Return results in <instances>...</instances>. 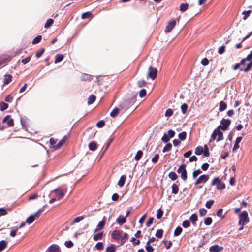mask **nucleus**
Returning <instances> with one entry per match:
<instances>
[{
	"mask_svg": "<svg viewBox=\"0 0 252 252\" xmlns=\"http://www.w3.org/2000/svg\"><path fill=\"white\" fill-rule=\"evenodd\" d=\"M246 61H250V63L247 65V67L243 70L245 72H248L252 68V50L250 51L249 54L246 58H243L239 63H236L233 67L234 70L238 69L240 66L245 65Z\"/></svg>",
	"mask_w": 252,
	"mask_h": 252,
	"instance_id": "1",
	"label": "nucleus"
},
{
	"mask_svg": "<svg viewBox=\"0 0 252 252\" xmlns=\"http://www.w3.org/2000/svg\"><path fill=\"white\" fill-rule=\"evenodd\" d=\"M249 222L248 214L247 211H244L239 215V224L240 225H244Z\"/></svg>",
	"mask_w": 252,
	"mask_h": 252,
	"instance_id": "2",
	"label": "nucleus"
},
{
	"mask_svg": "<svg viewBox=\"0 0 252 252\" xmlns=\"http://www.w3.org/2000/svg\"><path fill=\"white\" fill-rule=\"evenodd\" d=\"M211 185L216 186L217 189L218 190H222L225 188V185L222 182L221 179L219 177L215 178L211 182Z\"/></svg>",
	"mask_w": 252,
	"mask_h": 252,
	"instance_id": "3",
	"label": "nucleus"
},
{
	"mask_svg": "<svg viewBox=\"0 0 252 252\" xmlns=\"http://www.w3.org/2000/svg\"><path fill=\"white\" fill-rule=\"evenodd\" d=\"M218 136V137L217 140V142H219L221 141L223 139V133L219 130V129L217 128L213 131L212 135H211V139L210 142H212V141L215 140L216 139L217 136Z\"/></svg>",
	"mask_w": 252,
	"mask_h": 252,
	"instance_id": "4",
	"label": "nucleus"
},
{
	"mask_svg": "<svg viewBox=\"0 0 252 252\" xmlns=\"http://www.w3.org/2000/svg\"><path fill=\"white\" fill-rule=\"evenodd\" d=\"M186 167V164H182L179 166L177 170V172L179 174H181V177L184 181H186L187 179V172Z\"/></svg>",
	"mask_w": 252,
	"mask_h": 252,
	"instance_id": "5",
	"label": "nucleus"
},
{
	"mask_svg": "<svg viewBox=\"0 0 252 252\" xmlns=\"http://www.w3.org/2000/svg\"><path fill=\"white\" fill-rule=\"evenodd\" d=\"M230 124L231 121L230 120L223 119L221 121V124L222 125V126H219L217 128L219 129V130H220V129H221L222 130L225 131L228 128Z\"/></svg>",
	"mask_w": 252,
	"mask_h": 252,
	"instance_id": "6",
	"label": "nucleus"
},
{
	"mask_svg": "<svg viewBox=\"0 0 252 252\" xmlns=\"http://www.w3.org/2000/svg\"><path fill=\"white\" fill-rule=\"evenodd\" d=\"M158 74V70L157 68L150 66L148 69V72L147 74V77L152 79V80L155 79Z\"/></svg>",
	"mask_w": 252,
	"mask_h": 252,
	"instance_id": "7",
	"label": "nucleus"
},
{
	"mask_svg": "<svg viewBox=\"0 0 252 252\" xmlns=\"http://www.w3.org/2000/svg\"><path fill=\"white\" fill-rule=\"evenodd\" d=\"M176 25V21L175 20H171L169 21L164 30L166 33H169L174 29Z\"/></svg>",
	"mask_w": 252,
	"mask_h": 252,
	"instance_id": "8",
	"label": "nucleus"
},
{
	"mask_svg": "<svg viewBox=\"0 0 252 252\" xmlns=\"http://www.w3.org/2000/svg\"><path fill=\"white\" fill-rule=\"evenodd\" d=\"M209 176L208 175L203 174L199 176L195 182V185H198L201 183H206L209 179Z\"/></svg>",
	"mask_w": 252,
	"mask_h": 252,
	"instance_id": "9",
	"label": "nucleus"
},
{
	"mask_svg": "<svg viewBox=\"0 0 252 252\" xmlns=\"http://www.w3.org/2000/svg\"><path fill=\"white\" fill-rule=\"evenodd\" d=\"M136 95L133 96L131 98L126 100L124 102V105L127 108L130 107L136 101Z\"/></svg>",
	"mask_w": 252,
	"mask_h": 252,
	"instance_id": "10",
	"label": "nucleus"
},
{
	"mask_svg": "<svg viewBox=\"0 0 252 252\" xmlns=\"http://www.w3.org/2000/svg\"><path fill=\"white\" fill-rule=\"evenodd\" d=\"M66 126V130L67 131V133L65 135H64V144L66 143V141L68 139L70 136V133L71 131V129L73 127V125L72 124H70L67 125Z\"/></svg>",
	"mask_w": 252,
	"mask_h": 252,
	"instance_id": "11",
	"label": "nucleus"
},
{
	"mask_svg": "<svg viewBox=\"0 0 252 252\" xmlns=\"http://www.w3.org/2000/svg\"><path fill=\"white\" fill-rule=\"evenodd\" d=\"M3 123H6L9 127H11L14 126V120L13 119L10 118V115H7L4 117L2 120Z\"/></svg>",
	"mask_w": 252,
	"mask_h": 252,
	"instance_id": "12",
	"label": "nucleus"
},
{
	"mask_svg": "<svg viewBox=\"0 0 252 252\" xmlns=\"http://www.w3.org/2000/svg\"><path fill=\"white\" fill-rule=\"evenodd\" d=\"M121 231L115 230L112 231L111 233V237L114 240H118L121 238Z\"/></svg>",
	"mask_w": 252,
	"mask_h": 252,
	"instance_id": "13",
	"label": "nucleus"
},
{
	"mask_svg": "<svg viewBox=\"0 0 252 252\" xmlns=\"http://www.w3.org/2000/svg\"><path fill=\"white\" fill-rule=\"evenodd\" d=\"M105 222H106V218L105 217H103V219L101 221H100L98 225H97V227L96 229H95V232L98 231L104 228L105 225Z\"/></svg>",
	"mask_w": 252,
	"mask_h": 252,
	"instance_id": "14",
	"label": "nucleus"
},
{
	"mask_svg": "<svg viewBox=\"0 0 252 252\" xmlns=\"http://www.w3.org/2000/svg\"><path fill=\"white\" fill-rule=\"evenodd\" d=\"M223 248L222 247H220L218 245L212 246L209 248V251L210 252H220V251L222 250Z\"/></svg>",
	"mask_w": 252,
	"mask_h": 252,
	"instance_id": "15",
	"label": "nucleus"
},
{
	"mask_svg": "<svg viewBox=\"0 0 252 252\" xmlns=\"http://www.w3.org/2000/svg\"><path fill=\"white\" fill-rule=\"evenodd\" d=\"M126 221V218L122 215L119 216L116 219V222L120 225L124 224Z\"/></svg>",
	"mask_w": 252,
	"mask_h": 252,
	"instance_id": "16",
	"label": "nucleus"
},
{
	"mask_svg": "<svg viewBox=\"0 0 252 252\" xmlns=\"http://www.w3.org/2000/svg\"><path fill=\"white\" fill-rule=\"evenodd\" d=\"M126 175H124L121 176L118 182V185L120 187H122L124 186L125 183L126 182Z\"/></svg>",
	"mask_w": 252,
	"mask_h": 252,
	"instance_id": "17",
	"label": "nucleus"
},
{
	"mask_svg": "<svg viewBox=\"0 0 252 252\" xmlns=\"http://www.w3.org/2000/svg\"><path fill=\"white\" fill-rule=\"evenodd\" d=\"M56 197L61 198L63 196V192L61 188H58L54 190Z\"/></svg>",
	"mask_w": 252,
	"mask_h": 252,
	"instance_id": "18",
	"label": "nucleus"
},
{
	"mask_svg": "<svg viewBox=\"0 0 252 252\" xmlns=\"http://www.w3.org/2000/svg\"><path fill=\"white\" fill-rule=\"evenodd\" d=\"M59 247L56 245L51 246L46 251V252H59Z\"/></svg>",
	"mask_w": 252,
	"mask_h": 252,
	"instance_id": "19",
	"label": "nucleus"
},
{
	"mask_svg": "<svg viewBox=\"0 0 252 252\" xmlns=\"http://www.w3.org/2000/svg\"><path fill=\"white\" fill-rule=\"evenodd\" d=\"M242 139V137H238L235 141V144L234 145V147L233 148V151H234L238 149L239 148V144L241 141Z\"/></svg>",
	"mask_w": 252,
	"mask_h": 252,
	"instance_id": "20",
	"label": "nucleus"
},
{
	"mask_svg": "<svg viewBox=\"0 0 252 252\" xmlns=\"http://www.w3.org/2000/svg\"><path fill=\"white\" fill-rule=\"evenodd\" d=\"M227 108V104L223 101H221L219 104V111L222 112L225 110Z\"/></svg>",
	"mask_w": 252,
	"mask_h": 252,
	"instance_id": "21",
	"label": "nucleus"
},
{
	"mask_svg": "<svg viewBox=\"0 0 252 252\" xmlns=\"http://www.w3.org/2000/svg\"><path fill=\"white\" fill-rule=\"evenodd\" d=\"M93 17V14L91 12L88 11L85 13H83L81 15V18L83 19H85L87 18H90Z\"/></svg>",
	"mask_w": 252,
	"mask_h": 252,
	"instance_id": "22",
	"label": "nucleus"
},
{
	"mask_svg": "<svg viewBox=\"0 0 252 252\" xmlns=\"http://www.w3.org/2000/svg\"><path fill=\"white\" fill-rule=\"evenodd\" d=\"M97 147V144L95 142H91L89 144V148L91 151H95Z\"/></svg>",
	"mask_w": 252,
	"mask_h": 252,
	"instance_id": "23",
	"label": "nucleus"
},
{
	"mask_svg": "<svg viewBox=\"0 0 252 252\" xmlns=\"http://www.w3.org/2000/svg\"><path fill=\"white\" fill-rule=\"evenodd\" d=\"M189 220L192 222V223L194 225L196 224V222L198 220L197 215L196 214H193L189 218Z\"/></svg>",
	"mask_w": 252,
	"mask_h": 252,
	"instance_id": "24",
	"label": "nucleus"
},
{
	"mask_svg": "<svg viewBox=\"0 0 252 252\" xmlns=\"http://www.w3.org/2000/svg\"><path fill=\"white\" fill-rule=\"evenodd\" d=\"M121 245H123L128 239V235L125 233L121 237Z\"/></svg>",
	"mask_w": 252,
	"mask_h": 252,
	"instance_id": "25",
	"label": "nucleus"
},
{
	"mask_svg": "<svg viewBox=\"0 0 252 252\" xmlns=\"http://www.w3.org/2000/svg\"><path fill=\"white\" fill-rule=\"evenodd\" d=\"M12 76L10 74H7L5 75V77L4 79V84H9L12 80Z\"/></svg>",
	"mask_w": 252,
	"mask_h": 252,
	"instance_id": "26",
	"label": "nucleus"
},
{
	"mask_svg": "<svg viewBox=\"0 0 252 252\" xmlns=\"http://www.w3.org/2000/svg\"><path fill=\"white\" fill-rule=\"evenodd\" d=\"M179 187L176 184H173L172 186V193L174 194H176L178 193L179 191Z\"/></svg>",
	"mask_w": 252,
	"mask_h": 252,
	"instance_id": "27",
	"label": "nucleus"
},
{
	"mask_svg": "<svg viewBox=\"0 0 252 252\" xmlns=\"http://www.w3.org/2000/svg\"><path fill=\"white\" fill-rule=\"evenodd\" d=\"M203 153V148L202 146H197L195 149V154L197 155H200Z\"/></svg>",
	"mask_w": 252,
	"mask_h": 252,
	"instance_id": "28",
	"label": "nucleus"
},
{
	"mask_svg": "<svg viewBox=\"0 0 252 252\" xmlns=\"http://www.w3.org/2000/svg\"><path fill=\"white\" fill-rule=\"evenodd\" d=\"M103 235V232L98 233L94 235L93 239L95 241L100 240L102 238Z\"/></svg>",
	"mask_w": 252,
	"mask_h": 252,
	"instance_id": "29",
	"label": "nucleus"
},
{
	"mask_svg": "<svg viewBox=\"0 0 252 252\" xmlns=\"http://www.w3.org/2000/svg\"><path fill=\"white\" fill-rule=\"evenodd\" d=\"M169 178L172 180H175L177 179L178 176L174 172H170L168 174Z\"/></svg>",
	"mask_w": 252,
	"mask_h": 252,
	"instance_id": "30",
	"label": "nucleus"
},
{
	"mask_svg": "<svg viewBox=\"0 0 252 252\" xmlns=\"http://www.w3.org/2000/svg\"><path fill=\"white\" fill-rule=\"evenodd\" d=\"M172 144L170 143H167L163 148V150H162V152L163 153H165L166 152H168V151H169L171 150L172 149Z\"/></svg>",
	"mask_w": 252,
	"mask_h": 252,
	"instance_id": "31",
	"label": "nucleus"
},
{
	"mask_svg": "<svg viewBox=\"0 0 252 252\" xmlns=\"http://www.w3.org/2000/svg\"><path fill=\"white\" fill-rule=\"evenodd\" d=\"M84 217H83V216H79V217H78L75 218L73 220H72L70 222V225H73V224H74L75 223L79 222L80 221H81V220L84 219Z\"/></svg>",
	"mask_w": 252,
	"mask_h": 252,
	"instance_id": "32",
	"label": "nucleus"
},
{
	"mask_svg": "<svg viewBox=\"0 0 252 252\" xmlns=\"http://www.w3.org/2000/svg\"><path fill=\"white\" fill-rule=\"evenodd\" d=\"M8 107V105L4 102H1L0 103V109L1 111H3L7 109Z\"/></svg>",
	"mask_w": 252,
	"mask_h": 252,
	"instance_id": "33",
	"label": "nucleus"
},
{
	"mask_svg": "<svg viewBox=\"0 0 252 252\" xmlns=\"http://www.w3.org/2000/svg\"><path fill=\"white\" fill-rule=\"evenodd\" d=\"M107 252H115L116 248L114 244H111L110 246L107 247L106 249Z\"/></svg>",
	"mask_w": 252,
	"mask_h": 252,
	"instance_id": "34",
	"label": "nucleus"
},
{
	"mask_svg": "<svg viewBox=\"0 0 252 252\" xmlns=\"http://www.w3.org/2000/svg\"><path fill=\"white\" fill-rule=\"evenodd\" d=\"M96 99V97L94 95H91L88 98V104H92V103H93L95 100Z\"/></svg>",
	"mask_w": 252,
	"mask_h": 252,
	"instance_id": "35",
	"label": "nucleus"
},
{
	"mask_svg": "<svg viewBox=\"0 0 252 252\" xmlns=\"http://www.w3.org/2000/svg\"><path fill=\"white\" fill-rule=\"evenodd\" d=\"M63 60V54H58L55 60V63H57Z\"/></svg>",
	"mask_w": 252,
	"mask_h": 252,
	"instance_id": "36",
	"label": "nucleus"
},
{
	"mask_svg": "<svg viewBox=\"0 0 252 252\" xmlns=\"http://www.w3.org/2000/svg\"><path fill=\"white\" fill-rule=\"evenodd\" d=\"M41 39H42V36L38 35L33 39V40L32 41V43L33 44H37L41 41Z\"/></svg>",
	"mask_w": 252,
	"mask_h": 252,
	"instance_id": "37",
	"label": "nucleus"
},
{
	"mask_svg": "<svg viewBox=\"0 0 252 252\" xmlns=\"http://www.w3.org/2000/svg\"><path fill=\"white\" fill-rule=\"evenodd\" d=\"M189 4L187 3H181L180 6V10L184 12L187 10L188 8Z\"/></svg>",
	"mask_w": 252,
	"mask_h": 252,
	"instance_id": "38",
	"label": "nucleus"
},
{
	"mask_svg": "<svg viewBox=\"0 0 252 252\" xmlns=\"http://www.w3.org/2000/svg\"><path fill=\"white\" fill-rule=\"evenodd\" d=\"M143 155V152L141 150H139L137 151L135 156V159L137 161H138L140 160V159L141 158L142 156Z\"/></svg>",
	"mask_w": 252,
	"mask_h": 252,
	"instance_id": "39",
	"label": "nucleus"
},
{
	"mask_svg": "<svg viewBox=\"0 0 252 252\" xmlns=\"http://www.w3.org/2000/svg\"><path fill=\"white\" fill-rule=\"evenodd\" d=\"M7 246V243L4 240L0 241V252L3 251Z\"/></svg>",
	"mask_w": 252,
	"mask_h": 252,
	"instance_id": "40",
	"label": "nucleus"
},
{
	"mask_svg": "<svg viewBox=\"0 0 252 252\" xmlns=\"http://www.w3.org/2000/svg\"><path fill=\"white\" fill-rule=\"evenodd\" d=\"M53 22L54 20L52 19H48L44 25L45 28H49L53 24Z\"/></svg>",
	"mask_w": 252,
	"mask_h": 252,
	"instance_id": "41",
	"label": "nucleus"
},
{
	"mask_svg": "<svg viewBox=\"0 0 252 252\" xmlns=\"http://www.w3.org/2000/svg\"><path fill=\"white\" fill-rule=\"evenodd\" d=\"M182 232V228L181 227L178 226L175 230L174 232V235L175 236H179L181 233Z\"/></svg>",
	"mask_w": 252,
	"mask_h": 252,
	"instance_id": "42",
	"label": "nucleus"
},
{
	"mask_svg": "<svg viewBox=\"0 0 252 252\" xmlns=\"http://www.w3.org/2000/svg\"><path fill=\"white\" fill-rule=\"evenodd\" d=\"M163 234V230L162 229H158L157 231L155 236L158 238H161Z\"/></svg>",
	"mask_w": 252,
	"mask_h": 252,
	"instance_id": "43",
	"label": "nucleus"
},
{
	"mask_svg": "<svg viewBox=\"0 0 252 252\" xmlns=\"http://www.w3.org/2000/svg\"><path fill=\"white\" fill-rule=\"evenodd\" d=\"M217 215L218 217H220L221 219L224 218L225 215L223 214V209H219L217 212Z\"/></svg>",
	"mask_w": 252,
	"mask_h": 252,
	"instance_id": "44",
	"label": "nucleus"
},
{
	"mask_svg": "<svg viewBox=\"0 0 252 252\" xmlns=\"http://www.w3.org/2000/svg\"><path fill=\"white\" fill-rule=\"evenodd\" d=\"M119 109L117 108H114L110 113V116L112 117H116L119 113Z\"/></svg>",
	"mask_w": 252,
	"mask_h": 252,
	"instance_id": "45",
	"label": "nucleus"
},
{
	"mask_svg": "<svg viewBox=\"0 0 252 252\" xmlns=\"http://www.w3.org/2000/svg\"><path fill=\"white\" fill-rule=\"evenodd\" d=\"M147 82L144 80H139L137 82L138 87H142L145 86L147 85Z\"/></svg>",
	"mask_w": 252,
	"mask_h": 252,
	"instance_id": "46",
	"label": "nucleus"
},
{
	"mask_svg": "<svg viewBox=\"0 0 252 252\" xmlns=\"http://www.w3.org/2000/svg\"><path fill=\"white\" fill-rule=\"evenodd\" d=\"M188 106L186 103H183L181 106V109L183 114H185L187 112Z\"/></svg>",
	"mask_w": 252,
	"mask_h": 252,
	"instance_id": "47",
	"label": "nucleus"
},
{
	"mask_svg": "<svg viewBox=\"0 0 252 252\" xmlns=\"http://www.w3.org/2000/svg\"><path fill=\"white\" fill-rule=\"evenodd\" d=\"M204 150H203L204 156L206 157H209L210 155V153L209 151V149L208 146L206 145H204Z\"/></svg>",
	"mask_w": 252,
	"mask_h": 252,
	"instance_id": "48",
	"label": "nucleus"
},
{
	"mask_svg": "<svg viewBox=\"0 0 252 252\" xmlns=\"http://www.w3.org/2000/svg\"><path fill=\"white\" fill-rule=\"evenodd\" d=\"M187 133L185 131H183L179 134L178 137L181 140H184L186 138Z\"/></svg>",
	"mask_w": 252,
	"mask_h": 252,
	"instance_id": "49",
	"label": "nucleus"
},
{
	"mask_svg": "<svg viewBox=\"0 0 252 252\" xmlns=\"http://www.w3.org/2000/svg\"><path fill=\"white\" fill-rule=\"evenodd\" d=\"M43 211L44 209L43 208H41L39 210H38V211L32 216H33L35 219H38L40 216V213L42 212Z\"/></svg>",
	"mask_w": 252,
	"mask_h": 252,
	"instance_id": "50",
	"label": "nucleus"
},
{
	"mask_svg": "<svg viewBox=\"0 0 252 252\" xmlns=\"http://www.w3.org/2000/svg\"><path fill=\"white\" fill-rule=\"evenodd\" d=\"M35 219H34V218L33 217V216L32 215H31L30 216H29L26 220V223H27L28 224H31L33 222V221L35 220Z\"/></svg>",
	"mask_w": 252,
	"mask_h": 252,
	"instance_id": "51",
	"label": "nucleus"
},
{
	"mask_svg": "<svg viewBox=\"0 0 252 252\" xmlns=\"http://www.w3.org/2000/svg\"><path fill=\"white\" fill-rule=\"evenodd\" d=\"M212 219L210 217H207L204 220V224L206 225H210L212 223Z\"/></svg>",
	"mask_w": 252,
	"mask_h": 252,
	"instance_id": "52",
	"label": "nucleus"
},
{
	"mask_svg": "<svg viewBox=\"0 0 252 252\" xmlns=\"http://www.w3.org/2000/svg\"><path fill=\"white\" fill-rule=\"evenodd\" d=\"M145 249L148 252H154V249L152 247V246H151L150 244H148V243H146V245L145 246Z\"/></svg>",
	"mask_w": 252,
	"mask_h": 252,
	"instance_id": "53",
	"label": "nucleus"
},
{
	"mask_svg": "<svg viewBox=\"0 0 252 252\" xmlns=\"http://www.w3.org/2000/svg\"><path fill=\"white\" fill-rule=\"evenodd\" d=\"M251 12H252V11L250 10H248V11H244L242 13V14L243 15H244L243 19L246 20L249 16V15L251 13Z\"/></svg>",
	"mask_w": 252,
	"mask_h": 252,
	"instance_id": "54",
	"label": "nucleus"
},
{
	"mask_svg": "<svg viewBox=\"0 0 252 252\" xmlns=\"http://www.w3.org/2000/svg\"><path fill=\"white\" fill-rule=\"evenodd\" d=\"M214 201L213 200H210L206 203L205 206L208 209H210L212 206V205L214 204Z\"/></svg>",
	"mask_w": 252,
	"mask_h": 252,
	"instance_id": "55",
	"label": "nucleus"
},
{
	"mask_svg": "<svg viewBox=\"0 0 252 252\" xmlns=\"http://www.w3.org/2000/svg\"><path fill=\"white\" fill-rule=\"evenodd\" d=\"M159 156L158 154H156L155 155L154 157L152 158V162L154 163H156L158 161Z\"/></svg>",
	"mask_w": 252,
	"mask_h": 252,
	"instance_id": "56",
	"label": "nucleus"
},
{
	"mask_svg": "<svg viewBox=\"0 0 252 252\" xmlns=\"http://www.w3.org/2000/svg\"><path fill=\"white\" fill-rule=\"evenodd\" d=\"M163 214V211L161 209H158L157 214V218L158 219H160L162 217Z\"/></svg>",
	"mask_w": 252,
	"mask_h": 252,
	"instance_id": "57",
	"label": "nucleus"
},
{
	"mask_svg": "<svg viewBox=\"0 0 252 252\" xmlns=\"http://www.w3.org/2000/svg\"><path fill=\"white\" fill-rule=\"evenodd\" d=\"M95 247L98 250H102L103 249V244L102 242H98L96 245Z\"/></svg>",
	"mask_w": 252,
	"mask_h": 252,
	"instance_id": "58",
	"label": "nucleus"
},
{
	"mask_svg": "<svg viewBox=\"0 0 252 252\" xmlns=\"http://www.w3.org/2000/svg\"><path fill=\"white\" fill-rule=\"evenodd\" d=\"M164 244L165 245V247L167 249H169L172 246V243L171 241H164Z\"/></svg>",
	"mask_w": 252,
	"mask_h": 252,
	"instance_id": "59",
	"label": "nucleus"
},
{
	"mask_svg": "<svg viewBox=\"0 0 252 252\" xmlns=\"http://www.w3.org/2000/svg\"><path fill=\"white\" fill-rule=\"evenodd\" d=\"M173 110L169 108L166 111L165 115L166 117H170L173 115Z\"/></svg>",
	"mask_w": 252,
	"mask_h": 252,
	"instance_id": "60",
	"label": "nucleus"
},
{
	"mask_svg": "<svg viewBox=\"0 0 252 252\" xmlns=\"http://www.w3.org/2000/svg\"><path fill=\"white\" fill-rule=\"evenodd\" d=\"M44 48H41L40 50L37 51L35 55L36 57L37 58H39L40 57H41L42 54L44 53Z\"/></svg>",
	"mask_w": 252,
	"mask_h": 252,
	"instance_id": "61",
	"label": "nucleus"
},
{
	"mask_svg": "<svg viewBox=\"0 0 252 252\" xmlns=\"http://www.w3.org/2000/svg\"><path fill=\"white\" fill-rule=\"evenodd\" d=\"M161 140L163 142L167 143L169 141L170 138L167 134H164L163 136L162 137Z\"/></svg>",
	"mask_w": 252,
	"mask_h": 252,
	"instance_id": "62",
	"label": "nucleus"
},
{
	"mask_svg": "<svg viewBox=\"0 0 252 252\" xmlns=\"http://www.w3.org/2000/svg\"><path fill=\"white\" fill-rule=\"evenodd\" d=\"M209 63V60L207 58H205L203 59L202 60V61H201V63L203 66H206V65H208Z\"/></svg>",
	"mask_w": 252,
	"mask_h": 252,
	"instance_id": "63",
	"label": "nucleus"
},
{
	"mask_svg": "<svg viewBox=\"0 0 252 252\" xmlns=\"http://www.w3.org/2000/svg\"><path fill=\"white\" fill-rule=\"evenodd\" d=\"M182 226L184 228H187L190 226V222L189 220H186L182 223Z\"/></svg>",
	"mask_w": 252,
	"mask_h": 252,
	"instance_id": "64",
	"label": "nucleus"
}]
</instances>
